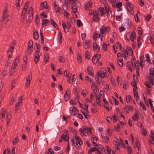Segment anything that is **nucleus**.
<instances>
[{
    "mask_svg": "<svg viewBox=\"0 0 154 154\" xmlns=\"http://www.w3.org/2000/svg\"><path fill=\"white\" fill-rule=\"evenodd\" d=\"M33 10L32 7L29 8L26 16V20L27 23H30L32 21L33 18Z\"/></svg>",
    "mask_w": 154,
    "mask_h": 154,
    "instance_id": "f257e3e1",
    "label": "nucleus"
},
{
    "mask_svg": "<svg viewBox=\"0 0 154 154\" xmlns=\"http://www.w3.org/2000/svg\"><path fill=\"white\" fill-rule=\"evenodd\" d=\"M1 114L2 115V118H5V115L7 114L6 118L8 120L7 121V124H8L10 123L9 120H10L11 118V113L10 112L7 113L6 110L2 108L1 110Z\"/></svg>",
    "mask_w": 154,
    "mask_h": 154,
    "instance_id": "f03ea898",
    "label": "nucleus"
},
{
    "mask_svg": "<svg viewBox=\"0 0 154 154\" xmlns=\"http://www.w3.org/2000/svg\"><path fill=\"white\" fill-rule=\"evenodd\" d=\"M28 7V5L27 2H26L25 5L23 9L20 16L21 21L24 23L25 21V14L27 10V8Z\"/></svg>",
    "mask_w": 154,
    "mask_h": 154,
    "instance_id": "7ed1b4c3",
    "label": "nucleus"
},
{
    "mask_svg": "<svg viewBox=\"0 0 154 154\" xmlns=\"http://www.w3.org/2000/svg\"><path fill=\"white\" fill-rule=\"evenodd\" d=\"M136 38V34L135 32H133L131 33L128 32L125 36V39L128 40V41L130 40L132 42H134Z\"/></svg>",
    "mask_w": 154,
    "mask_h": 154,
    "instance_id": "20e7f679",
    "label": "nucleus"
},
{
    "mask_svg": "<svg viewBox=\"0 0 154 154\" xmlns=\"http://www.w3.org/2000/svg\"><path fill=\"white\" fill-rule=\"evenodd\" d=\"M75 137L76 141L75 147L77 149H79L80 148L81 144H82V142L81 138L77 135L75 136Z\"/></svg>",
    "mask_w": 154,
    "mask_h": 154,
    "instance_id": "39448f33",
    "label": "nucleus"
},
{
    "mask_svg": "<svg viewBox=\"0 0 154 154\" xmlns=\"http://www.w3.org/2000/svg\"><path fill=\"white\" fill-rule=\"evenodd\" d=\"M128 6V7H126L128 11V13L130 14H132L134 13V7L131 3L128 2L126 3V6Z\"/></svg>",
    "mask_w": 154,
    "mask_h": 154,
    "instance_id": "423d86ee",
    "label": "nucleus"
},
{
    "mask_svg": "<svg viewBox=\"0 0 154 154\" xmlns=\"http://www.w3.org/2000/svg\"><path fill=\"white\" fill-rule=\"evenodd\" d=\"M107 73V70L105 68H102L100 69L98 73V76L102 78H104L106 77Z\"/></svg>",
    "mask_w": 154,
    "mask_h": 154,
    "instance_id": "0eeeda50",
    "label": "nucleus"
},
{
    "mask_svg": "<svg viewBox=\"0 0 154 154\" xmlns=\"http://www.w3.org/2000/svg\"><path fill=\"white\" fill-rule=\"evenodd\" d=\"M100 33L101 34H106L109 31V28L108 26L105 27L104 26L100 27Z\"/></svg>",
    "mask_w": 154,
    "mask_h": 154,
    "instance_id": "6e6552de",
    "label": "nucleus"
},
{
    "mask_svg": "<svg viewBox=\"0 0 154 154\" xmlns=\"http://www.w3.org/2000/svg\"><path fill=\"white\" fill-rule=\"evenodd\" d=\"M100 57V55L99 54H96L92 57V60L94 64H95L98 61Z\"/></svg>",
    "mask_w": 154,
    "mask_h": 154,
    "instance_id": "1a4fd4ad",
    "label": "nucleus"
},
{
    "mask_svg": "<svg viewBox=\"0 0 154 154\" xmlns=\"http://www.w3.org/2000/svg\"><path fill=\"white\" fill-rule=\"evenodd\" d=\"M101 135L103 141L107 144L109 142V137H107L105 133H102Z\"/></svg>",
    "mask_w": 154,
    "mask_h": 154,
    "instance_id": "9d476101",
    "label": "nucleus"
},
{
    "mask_svg": "<svg viewBox=\"0 0 154 154\" xmlns=\"http://www.w3.org/2000/svg\"><path fill=\"white\" fill-rule=\"evenodd\" d=\"M95 151V153L97 154H102L99 149L95 147L91 148L88 150V154H91L92 152Z\"/></svg>",
    "mask_w": 154,
    "mask_h": 154,
    "instance_id": "9b49d317",
    "label": "nucleus"
},
{
    "mask_svg": "<svg viewBox=\"0 0 154 154\" xmlns=\"http://www.w3.org/2000/svg\"><path fill=\"white\" fill-rule=\"evenodd\" d=\"M123 142V141L121 138L120 140L117 139L116 141H113V143L116 145L118 149L120 148V145H121Z\"/></svg>",
    "mask_w": 154,
    "mask_h": 154,
    "instance_id": "f8f14e48",
    "label": "nucleus"
},
{
    "mask_svg": "<svg viewBox=\"0 0 154 154\" xmlns=\"http://www.w3.org/2000/svg\"><path fill=\"white\" fill-rule=\"evenodd\" d=\"M32 75L31 74H30L28 77L26 78V82L25 84V86L26 87H28L29 85L30 81L32 79Z\"/></svg>",
    "mask_w": 154,
    "mask_h": 154,
    "instance_id": "ddd939ff",
    "label": "nucleus"
},
{
    "mask_svg": "<svg viewBox=\"0 0 154 154\" xmlns=\"http://www.w3.org/2000/svg\"><path fill=\"white\" fill-rule=\"evenodd\" d=\"M69 111L72 115L75 116L77 111V109L75 107H71L69 109Z\"/></svg>",
    "mask_w": 154,
    "mask_h": 154,
    "instance_id": "4468645a",
    "label": "nucleus"
},
{
    "mask_svg": "<svg viewBox=\"0 0 154 154\" xmlns=\"http://www.w3.org/2000/svg\"><path fill=\"white\" fill-rule=\"evenodd\" d=\"M147 76L149 79L150 83L152 84L153 85H154L153 80L154 75L152 74H151L148 73L147 74Z\"/></svg>",
    "mask_w": 154,
    "mask_h": 154,
    "instance_id": "2eb2a0df",
    "label": "nucleus"
},
{
    "mask_svg": "<svg viewBox=\"0 0 154 154\" xmlns=\"http://www.w3.org/2000/svg\"><path fill=\"white\" fill-rule=\"evenodd\" d=\"M38 52H39V51H37L34 54V61L35 63H36L39 60L40 56L38 54Z\"/></svg>",
    "mask_w": 154,
    "mask_h": 154,
    "instance_id": "dca6fc26",
    "label": "nucleus"
},
{
    "mask_svg": "<svg viewBox=\"0 0 154 154\" xmlns=\"http://www.w3.org/2000/svg\"><path fill=\"white\" fill-rule=\"evenodd\" d=\"M93 48L94 50L97 52H99L100 51L99 46L96 42H94L93 43Z\"/></svg>",
    "mask_w": 154,
    "mask_h": 154,
    "instance_id": "f3484780",
    "label": "nucleus"
},
{
    "mask_svg": "<svg viewBox=\"0 0 154 154\" xmlns=\"http://www.w3.org/2000/svg\"><path fill=\"white\" fill-rule=\"evenodd\" d=\"M61 139L64 141H66L69 142V135L63 134L61 136Z\"/></svg>",
    "mask_w": 154,
    "mask_h": 154,
    "instance_id": "a211bd4d",
    "label": "nucleus"
},
{
    "mask_svg": "<svg viewBox=\"0 0 154 154\" xmlns=\"http://www.w3.org/2000/svg\"><path fill=\"white\" fill-rule=\"evenodd\" d=\"M80 132L82 135H85V136H87L88 135V134L87 133L86 131L83 128H80L79 129Z\"/></svg>",
    "mask_w": 154,
    "mask_h": 154,
    "instance_id": "6ab92c4d",
    "label": "nucleus"
},
{
    "mask_svg": "<svg viewBox=\"0 0 154 154\" xmlns=\"http://www.w3.org/2000/svg\"><path fill=\"white\" fill-rule=\"evenodd\" d=\"M87 71L89 75L92 76H94L93 74L94 71L92 67L90 66L88 67L87 68Z\"/></svg>",
    "mask_w": 154,
    "mask_h": 154,
    "instance_id": "aec40b11",
    "label": "nucleus"
},
{
    "mask_svg": "<svg viewBox=\"0 0 154 154\" xmlns=\"http://www.w3.org/2000/svg\"><path fill=\"white\" fill-rule=\"evenodd\" d=\"M133 92L135 98L136 99L137 101H138L139 97L137 91L135 90L134 88H133Z\"/></svg>",
    "mask_w": 154,
    "mask_h": 154,
    "instance_id": "412c9836",
    "label": "nucleus"
},
{
    "mask_svg": "<svg viewBox=\"0 0 154 154\" xmlns=\"http://www.w3.org/2000/svg\"><path fill=\"white\" fill-rule=\"evenodd\" d=\"M91 42L89 40L86 41L84 43V46L85 49L89 48Z\"/></svg>",
    "mask_w": 154,
    "mask_h": 154,
    "instance_id": "4be33fe9",
    "label": "nucleus"
},
{
    "mask_svg": "<svg viewBox=\"0 0 154 154\" xmlns=\"http://www.w3.org/2000/svg\"><path fill=\"white\" fill-rule=\"evenodd\" d=\"M91 88L93 90L94 93H96L97 92L99 91V89L97 88L94 84H92Z\"/></svg>",
    "mask_w": 154,
    "mask_h": 154,
    "instance_id": "5701e85b",
    "label": "nucleus"
},
{
    "mask_svg": "<svg viewBox=\"0 0 154 154\" xmlns=\"http://www.w3.org/2000/svg\"><path fill=\"white\" fill-rule=\"evenodd\" d=\"M149 104L150 105V107L151 109V110L153 112H154V107L152 103L153 101L150 99H149L148 100Z\"/></svg>",
    "mask_w": 154,
    "mask_h": 154,
    "instance_id": "b1692460",
    "label": "nucleus"
},
{
    "mask_svg": "<svg viewBox=\"0 0 154 154\" xmlns=\"http://www.w3.org/2000/svg\"><path fill=\"white\" fill-rule=\"evenodd\" d=\"M18 2L16 4L17 9V10H19L20 9V4H22L23 2V0H18Z\"/></svg>",
    "mask_w": 154,
    "mask_h": 154,
    "instance_id": "393cba45",
    "label": "nucleus"
},
{
    "mask_svg": "<svg viewBox=\"0 0 154 154\" xmlns=\"http://www.w3.org/2000/svg\"><path fill=\"white\" fill-rule=\"evenodd\" d=\"M8 11V9L7 8H5L3 12V15L2 17L3 19L6 18L7 17V13Z\"/></svg>",
    "mask_w": 154,
    "mask_h": 154,
    "instance_id": "a878e982",
    "label": "nucleus"
},
{
    "mask_svg": "<svg viewBox=\"0 0 154 154\" xmlns=\"http://www.w3.org/2000/svg\"><path fill=\"white\" fill-rule=\"evenodd\" d=\"M141 37L138 36L137 38V47L138 48H140L142 44V41L141 40Z\"/></svg>",
    "mask_w": 154,
    "mask_h": 154,
    "instance_id": "bb28decb",
    "label": "nucleus"
},
{
    "mask_svg": "<svg viewBox=\"0 0 154 154\" xmlns=\"http://www.w3.org/2000/svg\"><path fill=\"white\" fill-rule=\"evenodd\" d=\"M17 94H14L12 97L10 103V105H11L13 103L15 99L16 98Z\"/></svg>",
    "mask_w": 154,
    "mask_h": 154,
    "instance_id": "cd10ccee",
    "label": "nucleus"
},
{
    "mask_svg": "<svg viewBox=\"0 0 154 154\" xmlns=\"http://www.w3.org/2000/svg\"><path fill=\"white\" fill-rule=\"evenodd\" d=\"M42 27H44L45 26L47 25V23H49V21L48 19H43L42 20Z\"/></svg>",
    "mask_w": 154,
    "mask_h": 154,
    "instance_id": "c85d7f7f",
    "label": "nucleus"
},
{
    "mask_svg": "<svg viewBox=\"0 0 154 154\" xmlns=\"http://www.w3.org/2000/svg\"><path fill=\"white\" fill-rule=\"evenodd\" d=\"M62 35L61 31H59L58 32V41L60 43L61 42V40L62 39Z\"/></svg>",
    "mask_w": 154,
    "mask_h": 154,
    "instance_id": "c756f323",
    "label": "nucleus"
},
{
    "mask_svg": "<svg viewBox=\"0 0 154 154\" xmlns=\"http://www.w3.org/2000/svg\"><path fill=\"white\" fill-rule=\"evenodd\" d=\"M137 31L138 34L139 35V36L141 37L143 35V31L142 29L140 27H138L137 28Z\"/></svg>",
    "mask_w": 154,
    "mask_h": 154,
    "instance_id": "7c9ffc66",
    "label": "nucleus"
},
{
    "mask_svg": "<svg viewBox=\"0 0 154 154\" xmlns=\"http://www.w3.org/2000/svg\"><path fill=\"white\" fill-rule=\"evenodd\" d=\"M93 20L95 22H98L99 21V18L97 15H95L94 13Z\"/></svg>",
    "mask_w": 154,
    "mask_h": 154,
    "instance_id": "2f4dec72",
    "label": "nucleus"
},
{
    "mask_svg": "<svg viewBox=\"0 0 154 154\" xmlns=\"http://www.w3.org/2000/svg\"><path fill=\"white\" fill-rule=\"evenodd\" d=\"M77 76L75 75H74L73 76L72 78V82L74 83H76L77 82Z\"/></svg>",
    "mask_w": 154,
    "mask_h": 154,
    "instance_id": "473e14b6",
    "label": "nucleus"
},
{
    "mask_svg": "<svg viewBox=\"0 0 154 154\" xmlns=\"http://www.w3.org/2000/svg\"><path fill=\"white\" fill-rule=\"evenodd\" d=\"M92 138L93 140V141L92 143L93 144H95V145H94V146H97V145L96 144V143L97 140V138L96 136L94 135L92 136Z\"/></svg>",
    "mask_w": 154,
    "mask_h": 154,
    "instance_id": "72a5a7b5",
    "label": "nucleus"
},
{
    "mask_svg": "<svg viewBox=\"0 0 154 154\" xmlns=\"http://www.w3.org/2000/svg\"><path fill=\"white\" fill-rule=\"evenodd\" d=\"M51 24L55 28H56V27H57V29H58V27L57 23L54 22V21L53 20L51 19Z\"/></svg>",
    "mask_w": 154,
    "mask_h": 154,
    "instance_id": "f704fd0d",
    "label": "nucleus"
},
{
    "mask_svg": "<svg viewBox=\"0 0 154 154\" xmlns=\"http://www.w3.org/2000/svg\"><path fill=\"white\" fill-rule=\"evenodd\" d=\"M99 10L101 14V15L102 16L105 14L104 12V8H103L100 7L99 9Z\"/></svg>",
    "mask_w": 154,
    "mask_h": 154,
    "instance_id": "c9c22d12",
    "label": "nucleus"
},
{
    "mask_svg": "<svg viewBox=\"0 0 154 154\" xmlns=\"http://www.w3.org/2000/svg\"><path fill=\"white\" fill-rule=\"evenodd\" d=\"M28 48H33V42L32 40H30L28 42Z\"/></svg>",
    "mask_w": 154,
    "mask_h": 154,
    "instance_id": "e433bc0d",
    "label": "nucleus"
},
{
    "mask_svg": "<svg viewBox=\"0 0 154 154\" xmlns=\"http://www.w3.org/2000/svg\"><path fill=\"white\" fill-rule=\"evenodd\" d=\"M33 37L36 40L38 39V35L37 31L33 32Z\"/></svg>",
    "mask_w": 154,
    "mask_h": 154,
    "instance_id": "4c0bfd02",
    "label": "nucleus"
},
{
    "mask_svg": "<svg viewBox=\"0 0 154 154\" xmlns=\"http://www.w3.org/2000/svg\"><path fill=\"white\" fill-rule=\"evenodd\" d=\"M137 82H136L135 81H132L131 82V85L132 86H133L134 88V89H137Z\"/></svg>",
    "mask_w": 154,
    "mask_h": 154,
    "instance_id": "58836bf2",
    "label": "nucleus"
},
{
    "mask_svg": "<svg viewBox=\"0 0 154 154\" xmlns=\"http://www.w3.org/2000/svg\"><path fill=\"white\" fill-rule=\"evenodd\" d=\"M100 34L99 33H94L93 38L94 40H95V38L97 37L100 38Z\"/></svg>",
    "mask_w": 154,
    "mask_h": 154,
    "instance_id": "ea45409f",
    "label": "nucleus"
},
{
    "mask_svg": "<svg viewBox=\"0 0 154 154\" xmlns=\"http://www.w3.org/2000/svg\"><path fill=\"white\" fill-rule=\"evenodd\" d=\"M138 118V114L137 113H135L132 116V119L134 121H136Z\"/></svg>",
    "mask_w": 154,
    "mask_h": 154,
    "instance_id": "a19ab883",
    "label": "nucleus"
},
{
    "mask_svg": "<svg viewBox=\"0 0 154 154\" xmlns=\"http://www.w3.org/2000/svg\"><path fill=\"white\" fill-rule=\"evenodd\" d=\"M145 56L146 57V58H147L148 59L146 60V61L149 63V64H152L151 62L149 59V55L148 54H146L145 55Z\"/></svg>",
    "mask_w": 154,
    "mask_h": 154,
    "instance_id": "79ce46f5",
    "label": "nucleus"
},
{
    "mask_svg": "<svg viewBox=\"0 0 154 154\" xmlns=\"http://www.w3.org/2000/svg\"><path fill=\"white\" fill-rule=\"evenodd\" d=\"M63 74L64 76L68 77L69 78H70L71 75L69 73H68L67 70H66L64 72Z\"/></svg>",
    "mask_w": 154,
    "mask_h": 154,
    "instance_id": "37998d69",
    "label": "nucleus"
},
{
    "mask_svg": "<svg viewBox=\"0 0 154 154\" xmlns=\"http://www.w3.org/2000/svg\"><path fill=\"white\" fill-rule=\"evenodd\" d=\"M122 62L123 60L122 59L119 60L117 61V63L121 67L123 66V63Z\"/></svg>",
    "mask_w": 154,
    "mask_h": 154,
    "instance_id": "c03bdc74",
    "label": "nucleus"
},
{
    "mask_svg": "<svg viewBox=\"0 0 154 154\" xmlns=\"http://www.w3.org/2000/svg\"><path fill=\"white\" fill-rule=\"evenodd\" d=\"M95 96L96 97V101L97 103L99 105L101 106L100 102V97H98L97 95H95Z\"/></svg>",
    "mask_w": 154,
    "mask_h": 154,
    "instance_id": "a18cd8bd",
    "label": "nucleus"
},
{
    "mask_svg": "<svg viewBox=\"0 0 154 154\" xmlns=\"http://www.w3.org/2000/svg\"><path fill=\"white\" fill-rule=\"evenodd\" d=\"M126 66L130 69L131 72L132 71L131 63L129 61L127 62L126 63Z\"/></svg>",
    "mask_w": 154,
    "mask_h": 154,
    "instance_id": "49530a36",
    "label": "nucleus"
},
{
    "mask_svg": "<svg viewBox=\"0 0 154 154\" xmlns=\"http://www.w3.org/2000/svg\"><path fill=\"white\" fill-rule=\"evenodd\" d=\"M88 51H86L85 53V57L86 59L89 60L90 59V56L88 54Z\"/></svg>",
    "mask_w": 154,
    "mask_h": 154,
    "instance_id": "de8ad7c7",
    "label": "nucleus"
},
{
    "mask_svg": "<svg viewBox=\"0 0 154 154\" xmlns=\"http://www.w3.org/2000/svg\"><path fill=\"white\" fill-rule=\"evenodd\" d=\"M144 56L143 55H142L140 57V64H141L140 66L142 65L144 61Z\"/></svg>",
    "mask_w": 154,
    "mask_h": 154,
    "instance_id": "09e8293b",
    "label": "nucleus"
},
{
    "mask_svg": "<svg viewBox=\"0 0 154 154\" xmlns=\"http://www.w3.org/2000/svg\"><path fill=\"white\" fill-rule=\"evenodd\" d=\"M72 9L73 11L74 14H75V12H77V8L76 6L75 5H73L72 7Z\"/></svg>",
    "mask_w": 154,
    "mask_h": 154,
    "instance_id": "8fccbe9b",
    "label": "nucleus"
},
{
    "mask_svg": "<svg viewBox=\"0 0 154 154\" xmlns=\"http://www.w3.org/2000/svg\"><path fill=\"white\" fill-rule=\"evenodd\" d=\"M91 7L92 6H91V4L89 2H88L85 5V8L86 10H87V9L89 8V7L91 8Z\"/></svg>",
    "mask_w": 154,
    "mask_h": 154,
    "instance_id": "3c124183",
    "label": "nucleus"
},
{
    "mask_svg": "<svg viewBox=\"0 0 154 154\" xmlns=\"http://www.w3.org/2000/svg\"><path fill=\"white\" fill-rule=\"evenodd\" d=\"M126 101L127 102H129L131 101V97L130 95H128L126 97Z\"/></svg>",
    "mask_w": 154,
    "mask_h": 154,
    "instance_id": "603ef678",
    "label": "nucleus"
},
{
    "mask_svg": "<svg viewBox=\"0 0 154 154\" xmlns=\"http://www.w3.org/2000/svg\"><path fill=\"white\" fill-rule=\"evenodd\" d=\"M77 60L79 63H81L82 62L81 56L80 54H78Z\"/></svg>",
    "mask_w": 154,
    "mask_h": 154,
    "instance_id": "864d4df0",
    "label": "nucleus"
},
{
    "mask_svg": "<svg viewBox=\"0 0 154 154\" xmlns=\"http://www.w3.org/2000/svg\"><path fill=\"white\" fill-rule=\"evenodd\" d=\"M64 99L66 101H67L69 99V96L67 94V92L66 91V93L64 95Z\"/></svg>",
    "mask_w": 154,
    "mask_h": 154,
    "instance_id": "5fc2aeb1",
    "label": "nucleus"
},
{
    "mask_svg": "<svg viewBox=\"0 0 154 154\" xmlns=\"http://www.w3.org/2000/svg\"><path fill=\"white\" fill-rule=\"evenodd\" d=\"M140 106L142 107L143 110L144 111H146V108L143 103L141 101H140Z\"/></svg>",
    "mask_w": 154,
    "mask_h": 154,
    "instance_id": "6e6d98bb",
    "label": "nucleus"
},
{
    "mask_svg": "<svg viewBox=\"0 0 154 154\" xmlns=\"http://www.w3.org/2000/svg\"><path fill=\"white\" fill-rule=\"evenodd\" d=\"M20 103H21L22 102H18V103H17V104L16 105H15V112H17V111L18 110V108L20 106L19 104H20Z\"/></svg>",
    "mask_w": 154,
    "mask_h": 154,
    "instance_id": "4d7b16f0",
    "label": "nucleus"
},
{
    "mask_svg": "<svg viewBox=\"0 0 154 154\" xmlns=\"http://www.w3.org/2000/svg\"><path fill=\"white\" fill-rule=\"evenodd\" d=\"M123 55H125V57H127V56L128 55V52L127 50L126 49H125L124 48L123 51V54H122Z\"/></svg>",
    "mask_w": 154,
    "mask_h": 154,
    "instance_id": "13d9d810",
    "label": "nucleus"
},
{
    "mask_svg": "<svg viewBox=\"0 0 154 154\" xmlns=\"http://www.w3.org/2000/svg\"><path fill=\"white\" fill-rule=\"evenodd\" d=\"M87 93H88V92L86 90H83L81 92V94L84 97H85L87 95V94H86Z\"/></svg>",
    "mask_w": 154,
    "mask_h": 154,
    "instance_id": "bf43d9fd",
    "label": "nucleus"
},
{
    "mask_svg": "<svg viewBox=\"0 0 154 154\" xmlns=\"http://www.w3.org/2000/svg\"><path fill=\"white\" fill-rule=\"evenodd\" d=\"M111 118L113 122H116L117 121V119L115 114L113 116H111Z\"/></svg>",
    "mask_w": 154,
    "mask_h": 154,
    "instance_id": "052dcab7",
    "label": "nucleus"
},
{
    "mask_svg": "<svg viewBox=\"0 0 154 154\" xmlns=\"http://www.w3.org/2000/svg\"><path fill=\"white\" fill-rule=\"evenodd\" d=\"M81 112L83 114V115H84V116L85 117V118L87 119H88L90 118V116L89 115L86 113L85 112H84L82 110H81Z\"/></svg>",
    "mask_w": 154,
    "mask_h": 154,
    "instance_id": "680f3d73",
    "label": "nucleus"
},
{
    "mask_svg": "<svg viewBox=\"0 0 154 154\" xmlns=\"http://www.w3.org/2000/svg\"><path fill=\"white\" fill-rule=\"evenodd\" d=\"M77 26L78 27H79L83 25L82 23L79 20H77Z\"/></svg>",
    "mask_w": 154,
    "mask_h": 154,
    "instance_id": "e2e57ef3",
    "label": "nucleus"
},
{
    "mask_svg": "<svg viewBox=\"0 0 154 154\" xmlns=\"http://www.w3.org/2000/svg\"><path fill=\"white\" fill-rule=\"evenodd\" d=\"M41 5L43 6L44 8H47V3L46 2H45L41 3Z\"/></svg>",
    "mask_w": 154,
    "mask_h": 154,
    "instance_id": "0e129e2a",
    "label": "nucleus"
},
{
    "mask_svg": "<svg viewBox=\"0 0 154 154\" xmlns=\"http://www.w3.org/2000/svg\"><path fill=\"white\" fill-rule=\"evenodd\" d=\"M150 137L151 138H150L149 141L151 145L152 144L154 145V137L153 136H151Z\"/></svg>",
    "mask_w": 154,
    "mask_h": 154,
    "instance_id": "69168bd1",
    "label": "nucleus"
},
{
    "mask_svg": "<svg viewBox=\"0 0 154 154\" xmlns=\"http://www.w3.org/2000/svg\"><path fill=\"white\" fill-rule=\"evenodd\" d=\"M84 129L86 131L87 133H91V131L90 128H89L86 127L84 128Z\"/></svg>",
    "mask_w": 154,
    "mask_h": 154,
    "instance_id": "338daca9",
    "label": "nucleus"
},
{
    "mask_svg": "<svg viewBox=\"0 0 154 154\" xmlns=\"http://www.w3.org/2000/svg\"><path fill=\"white\" fill-rule=\"evenodd\" d=\"M149 74H152L154 75V68H151L149 69Z\"/></svg>",
    "mask_w": 154,
    "mask_h": 154,
    "instance_id": "774afa93",
    "label": "nucleus"
}]
</instances>
